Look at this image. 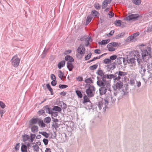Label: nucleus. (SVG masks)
I'll use <instances>...</instances> for the list:
<instances>
[{
	"mask_svg": "<svg viewBox=\"0 0 152 152\" xmlns=\"http://www.w3.org/2000/svg\"><path fill=\"white\" fill-rule=\"evenodd\" d=\"M151 49L150 48H148V52L146 49H143L141 50L142 51V59L143 62H145L147 60L146 58L148 55L150 57L151 56Z\"/></svg>",
	"mask_w": 152,
	"mask_h": 152,
	"instance_id": "f257e3e1",
	"label": "nucleus"
},
{
	"mask_svg": "<svg viewBox=\"0 0 152 152\" xmlns=\"http://www.w3.org/2000/svg\"><path fill=\"white\" fill-rule=\"evenodd\" d=\"M132 56L135 58L136 57V58L138 65L139 66L141 65V64L143 63V61L142 58H140V55L139 51L137 50L132 51Z\"/></svg>",
	"mask_w": 152,
	"mask_h": 152,
	"instance_id": "f03ea898",
	"label": "nucleus"
},
{
	"mask_svg": "<svg viewBox=\"0 0 152 152\" xmlns=\"http://www.w3.org/2000/svg\"><path fill=\"white\" fill-rule=\"evenodd\" d=\"M110 82L107 80H97L96 82L97 85L99 87L106 86L107 88H109Z\"/></svg>",
	"mask_w": 152,
	"mask_h": 152,
	"instance_id": "7ed1b4c3",
	"label": "nucleus"
},
{
	"mask_svg": "<svg viewBox=\"0 0 152 152\" xmlns=\"http://www.w3.org/2000/svg\"><path fill=\"white\" fill-rule=\"evenodd\" d=\"M95 91V88L94 86L89 85L88 88L86 90V93L88 96L89 97H93L94 94L93 92Z\"/></svg>",
	"mask_w": 152,
	"mask_h": 152,
	"instance_id": "20e7f679",
	"label": "nucleus"
},
{
	"mask_svg": "<svg viewBox=\"0 0 152 152\" xmlns=\"http://www.w3.org/2000/svg\"><path fill=\"white\" fill-rule=\"evenodd\" d=\"M20 59L18 57L17 55L13 56L10 61L12 65L15 67H17L19 65Z\"/></svg>",
	"mask_w": 152,
	"mask_h": 152,
	"instance_id": "39448f33",
	"label": "nucleus"
},
{
	"mask_svg": "<svg viewBox=\"0 0 152 152\" xmlns=\"http://www.w3.org/2000/svg\"><path fill=\"white\" fill-rule=\"evenodd\" d=\"M140 34L138 32L135 33L128 37L126 39V42H130L136 41L137 39L136 37Z\"/></svg>",
	"mask_w": 152,
	"mask_h": 152,
	"instance_id": "423d86ee",
	"label": "nucleus"
},
{
	"mask_svg": "<svg viewBox=\"0 0 152 152\" xmlns=\"http://www.w3.org/2000/svg\"><path fill=\"white\" fill-rule=\"evenodd\" d=\"M140 17V16L138 14H132L127 16L125 19L127 20L134 21L137 20Z\"/></svg>",
	"mask_w": 152,
	"mask_h": 152,
	"instance_id": "0eeeda50",
	"label": "nucleus"
},
{
	"mask_svg": "<svg viewBox=\"0 0 152 152\" xmlns=\"http://www.w3.org/2000/svg\"><path fill=\"white\" fill-rule=\"evenodd\" d=\"M109 88H107V87L106 86L100 87L99 89L100 94L102 95L105 94L107 90L108 91H110V87Z\"/></svg>",
	"mask_w": 152,
	"mask_h": 152,
	"instance_id": "6e6552de",
	"label": "nucleus"
},
{
	"mask_svg": "<svg viewBox=\"0 0 152 152\" xmlns=\"http://www.w3.org/2000/svg\"><path fill=\"white\" fill-rule=\"evenodd\" d=\"M85 50L84 45L80 44L79 47L78 48L77 51L78 53L82 55L85 53Z\"/></svg>",
	"mask_w": 152,
	"mask_h": 152,
	"instance_id": "1a4fd4ad",
	"label": "nucleus"
},
{
	"mask_svg": "<svg viewBox=\"0 0 152 152\" xmlns=\"http://www.w3.org/2000/svg\"><path fill=\"white\" fill-rule=\"evenodd\" d=\"M135 60V58L133 56H132L131 58H130L129 59L127 58V59L126 60V61L128 64H131L132 65H134V66L136 65Z\"/></svg>",
	"mask_w": 152,
	"mask_h": 152,
	"instance_id": "9d476101",
	"label": "nucleus"
},
{
	"mask_svg": "<svg viewBox=\"0 0 152 152\" xmlns=\"http://www.w3.org/2000/svg\"><path fill=\"white\" fill-rule=\"evenodd\" d=\"M123 86V83L120 81L117 82L115 86L113 87V88L114 90H116L117 89L119 90L122 88Z\"/></svg>",
	"mask_w": 152,
	"mask_h": 152,
	"instance_id": "9b49d317",
	"label": "nucleus"
},
{
	"mask_svg": "<svg viewBox=\"0 0 152 152\" xmlns=\"http://www.w3.org/2000/svg\"><path fill=\"white\" fill-rule=\"evenodd\" d=\"M65 60L69 62H72L74 61L73 57L70 55H66L65 57Z\"/></svg>",
	"mask_w": 152,
	"mask_h": 152,
	"instance_id": "f8f14e48",
	"label": "nucleus"
},
{
	"mask_svg": "<svg viewBox=\"0 0 152 152\" xmlns=\"http://www.w3.org/2000/svg\"><path fill=\"white\" fill-rule=\"evenodd\" d=\"M122 57H119L117 58L116 60L113 63L116 65H120L122 64Z\"/></svg>",
	"mask_w": 152,
	"mask_h": 152,
	"instance_id": "ddd939ff",
	"label": "nucleus"
},
{
	"mask_svg": "<svg viewBox=\"0 0 152 152\" xmlns=\"http://www.w3.org/2000/svg\"><path fill=\"white\" fill-rule=\"evenodd\" d=\"M93 17V16L92 14H90L87 17L86 23V25H87L89 24L92 19Z\"/></svg>",
	"mask_w": 152,
	"mask_h": 152,
	"instance_id": "4468645a",
	"label": "nucleus"
},
{
	"mask_svg": "<svg viewBox=\"0 0 152 152\" xmlns=\"http://www.w3.org/2000/svg\"><path fill=\"white\" fill-rule=\"evenodd\" d=\"M66 64L67 67L68 69L70 71H72L74 67V66L72 64V62H67Z\"/></svg>",
	"mask_w": 152,
	"mask_h": 152,
	"instance_id": "2eb2a0df",
	"label": "nucleus"
},
{
	"mask_svg": "<svg viewBox=\"0 0 152 152\" xmlns=\"http://www.w3.org/2000/svg\"><path fill=\"white\" fill-rule=\"evenodd\" d=\"M115 65L113 63L107 65V70L108 72H110V70L114 69L115 68Z\"/></svg>",
	"mask_w": 152,
	"mask_h": 152,
	"instance_id": "dca6fc26",
	"label": "nucleus"
},
{
	"mask_svg": "<svg viewBox=\"0 0 152 152\" xmlns=\"http://www.w3.org/2000/svg\"><path fill=\"white\" fill-rule=\"evenodd\" d=\"M143 64H141V65H140L141 66V70L140 71V72L142 74H143V73H144L146 71V65H143Z\"/></svg>",
	"mask_w": 152,
	"mask_h": 152,
	"instance_id": "f3484780",
	"label": "nucleus"
},
{
	"mask_svg": "<svg viewBox=\"0 0 152 152\" xmlns=\"http://www.w3.org/2000/svg\"><path fill=\"white\" fill-rule=\"evenodd\" d=\"M66 61L64 60H63L59 62L58 64V66L59 69H61L65 65Z\"/></svg>",
	"mask_w": 152,
	"mask_h": 152,
	"instance_id": "a211bd4d",
	"label": "nucleus"
},
{
	"mask_svg": "<svg viewBox=\"0 0 152 152\" xmlns=\"http://www.w3.org/2000/svg\"><path fill=\"white\" fill-rule=\"evenodd\" d=\"M48 49H46L45 48L42 54L41 55V58H44L46 56L47 53L48 52Z\"/></svg>",
	"mask_w": 152,
	"mask_h": 152,
	"instance_id": "6ab92c4d",
	"label": "nucleus"
},
{
	"mask_svg": "<svg viewBox=\"0 0 152 152\" xmlns=\"http://www.w3.org/2000/svg\"><path fill=\"white\" fill-rule=\"evenodd\" d=\"M0 114L1 115V117H2L3 114L5 112V111L2 109H3L5 107V105H0Z\"/></svg>",
	"mask_w": 152,
	"mask_h": 152,
	"instance_id": "aec40b11",
	"label": "nucleus"
},
{
	"mask_svg": "<svg viewBox=\"0 0 152 152\" xmlns=\"http://www.w3.org/2000/svg\"><path fill=\"white\" fill-rule=\"evenodd\" d=\"M108 102L107 100L105 99H102V100L99 102L98 104H108Z\"/></svg>",
	"mask_w": 152,
	"mask_h": 152,
	"instance_id": "412c9836",
	"label": "nucleus"
},
{
	"mask_svg": "<svg viewBox=\"0 0 152 152\" xmlns=\"http://www.w3.org/2000/svg\"><path fill=\"white\" fill-rule=\"evenodd\" d=\"M116 74H117V75L121 77L122 76H124L126 75L127 74L126 72H122L120 71H118L116 72Z\"/></svg>",
	"mask_w": 152,
	"mask_h": 152,
	"instance_id": "4be33fe9",
	"label": "nucleus"
},
{
	"mask_svg": "<svg viewBox=\"0 0 152 152\" xmlns=\"http://www.w3.org/2000/svg\"><path fill=\"white\" fill-rule=\"evenodd\" d=\"M121 77H119L117 74H116V72L113 74V80H114L118 81L121 79Z\"/></svg>",
	"mask_w": 152,
	"mask_h": 152,
	"instance_id": "5701e85b",
	"label": "nucleus"
},
{
	"mask_svg": "<svg viewBox=\"0 0 152 152\" xmlns=\"http://www.w3.org/2000/svg\"><path fill=\"white\" fill-rule=\"evenodd\" d=\"M31 129L32 132L35 133L38 131V127L37 126H34L31 127Z\"/></svg>",
	"mask_w": 152,
	"mask_h": 152,
	"instance_id": "b1692460",
	"label": "nucleus"
},
{
	"mask_svg": "<svg viewBox=\"0 0 152 152\" xmlns=\"http://www.w3.org/2000/svg\"><path fill=\"white\" fill-rule=\"evenodd\" d=\"M46 87L48 90L50 92L51 95H53L54 94L53 93V89L51 88V86L48 83L46 84Z\"/></svg>",
	"mask_w": 152,
	"mask_h": 152,
	"instance_id": "393cba45",
	"label": "nucleus"
},
{
	"mask_svg": "<svg viewBox=\"0 0 152 152\" xmlns=\"http://www.w3.org/2000/svg\"><path fill=\"white\" fill-rule=\"evenodd\" d=\"M125 35V33L122 32L118 35H116L115 37V38L116 39L120 38L123 37Z\"/></svg>",
	"mask_w": 152,
	"mask_h": 152,
	"instance_id": "a878e982",
	"label": "nucleus"
},
{
	"mask_svg": "<svg viewBox=\"0 0 152 152\" xmlns=\"http://www.w3.org/2000/svg\"><path fill=\"white\" fill-rule=\"evenodd\" d=\"M39 148L37 144H35L33 146V150L34 151L38 152Z\"/></svg>",
	"mask_w": 152,
	"mask_h": 152,
	"instance_id": "bb28decb",
	"label": "nucleus"
},
{
	"mask_svg": "<svg viewBox=\"0 0 152 152\" xmlns=\"http://www.w3.org/2000/svg\"><path fill=\"white\" fill-rule=\"evenodd\" d=\"M83 103H85L87 102H90V100L89 99L88 97L86 95L84 96L83 97Z\"/></svg>",
	"mask_w": 152,
	"mask_h": 152,
	"instance_id": "cd10ccee",
	"label": "nucleus"
},
{
	"mask_svg": "<svg viewBox=\"0 0 152 152\" xmlns=\"http://www.w3.org/2000/svg\"><path fill=\"white\" fill-rule=\"evenodd\" d=\"M121 21L120 20H118L115 21L114 22L115 25L117 26H120L121 25Z\"/></svg>",
	"mask_w": 152,
	"mask_h": 152,
	"instance_id": "c85d7f7f",
	"label": "nucleus"
},
{
	"mask_svg": "<svg viewBox=\"0 0 152 152\" xmlns=\"http://www.w3.org/2000/svg\"><path fill=\"white\" fill-rule=\"evenodd\" d=\"M132 2L135 4L139 5L141 4V0H132Z\"/></svg>",
	"mask_w": 152,
	"mask_h": 152,
	"instance_id": "c756f323",
	"label": "nucleus"
},
{
	"mask_svg": "<svg viewBox=\"0 0 152 152\" xmlns=\"http://www.w3.org/2000/svg\"><path fill=\"white\" fill-rule=\"evenodd\" d=\"M21 150L22 152H27V146L25 145H22L21 148Z\"/></svg>",
	"mask_w": 152,
	"mask_h": 152,
	"instance_id": "7c9ffc66",
	"label": "nucleus"
},
{
	"mask_svg": "<svg viewBox=\"0 0 152 152\" xmlns=\"http://www.w3.org/2000/svg\"><path fill=\"white\" fill-rule=\"evenodd\" d=\"M98 65L97 64H95L94 65L90 66L89 69L91 70H94L96 69L98 67Z\"/></svg>",
	"mask_w": 152,
	"mask_h": 152,
	"instance_id": "2f4dec72",
	"label": "nucleus"
},
{
	"mask_svg": "<svg viewBox=\"0 0 152 152\" xmlns=\"http://www.w3.org/2000/svg\"><path fill=\"white\" fill-rule=\"evenodd\" d=\"M59 72L58 76L59 78L62 80V78L64 77V74L60 70H59Z\"/></svg>",
	"mask_w": 152,
	"mask_h": 152,
	"instance_id": "473e14b6",
	"label": "nucleus"
},
{
	"mask_svg": "<svg viewBox=\"0 0 152 152\" xmlns=\"http://www.w3.org/2000/svg\"><path fill=\"white\" fill-rule=\"evenodd\" d=\"M76 93L78 97L80 98H82L83 95L81 91L79 90H76Z\"/></svg>",
	"mask_w": 152,
	"mask_h": 152,
	"instance_id": "72a5a7b5",
	"label": "nucleus"
},
{
	"mask_svg": "<svg viewBox=\"0 0 152 152\" xmlns=\"http://www.w3.org/2000/svg\"><path fill=\"white\" fill-rule=\"evenodd\" d=\"M39 133L42 134V135L45 137L46 138H48L49 137V134L45 132H39Z\"/></svg>",
	"mask_w": 152,
	"mask_h": 152,
	"instance_id": "f704fd0d",
	"label": "nucleus"
},
{
	"mask_svg": "<svg viewBox=\"0 0 152 152\" xmlns=\"http://www.w3.org/2000/svg\"><path fill=\"white\" fill-rule=\"evenodd\" d=\"M37 120L36 118H33L30 121V125L35 124L37 123Z\"/></svg>",
	"mask_w": 152,
	"mask_h": 152,
	"instance_id": "c9c22d12",
	"label": "nucleus"
},
{
	"mask_svg": "<svg viewBox=\"0 0 152 152\" xmlns=\"http://www.w3.org/2000/svg\"><path fill=\"white\" fill-rule=\"evenodd\" d=\"M51 121V118L50 117H48L45 118L44 119V121L47 124L49 123Z\"/></svg>",
	"mask_w": 152,
	"mask_h": 152,
	"instance_id": "e433bc0d",
	"label": "nucleus"
},
{
	"mask_svg": "<svg viewBox=\"0 0 152 152\" xmlns=\"http://www.w3.org/2000/svg\"><path fill=\"white\" fill-rule=\"evenodd\" d=\"M85 82L87 83H89L91 84L93 83V81L92 79H91V77H89L85 80Z\"/></svg>",
	"mask_w": 152,
	"mask_h": 152,
	"instance_id": "4c0bfd02",
	"label": "nucleus"
},
{
	"mask_svg": "<svg viewBox=\"0 0 152 152\" xmlns=\"http://www.w3.org/2000/svg\"><path fill=\"white\" fill-rule=\"evenodd\" d=\"M36 137V135L34 134H31L30 135V141L31 142H32L33 141L34 139Z\"/></svg>",
	"mask_w": 152,
	"mask_h": 152,
	"instance_id": "58836bf2",
	"label": "nucleus"
},
{
	"mask_svg": "<svg viewBox=\"0 0 152 152\" xmlns=\"http://www.w3.org/2000/svg\"><path fill=\"white\" fill-rule=\"evenodd\" d=\"M96 74L101 77L104 75L103 71L102 70H98L96 72Z\"/></svg>",
	"mask_w": 152,
	"mask_h": 152,
	"instance_id": "ea45409f",
	"label": "nucleus"
},
{
	"mask_svg": "<svg viewBox=\"0 0 152 152\" xmlns=\"http://www.w3.org/2000/svg\"><path fill=\"white\" fill-rule=\"evenodd\" d=\"M107 2H105L104 1H103L102 5V9H103L106 8L107 6Z\"/></svg>",
	"mask_w": 152,
	"mask_h": 152,
	"instance_id": "a19ab883",
	"label": "nucleus"
},
{
	"mask_svg": "<svg viewBox=\"0 0 152 152\" xmlns=\"http://www.w3.org/2000/svg\"><path fill=\"white\" fill-rule=\"evenodd\" d=\"M23 140L24 141H26L29 139V136L28 135H24L23 136Z\"/></svg>",
	"mask_w": 152,
	"mask_h": 152,
	"instance_id": "79ce46f5",
	"label": "nucleus"
},
{
	"mask_svg": "<svg viewBox=\"0 0 152 152\" xmlns=\"http://www.w3.org/2000/svg\"><path fill=\"white\" fill-rule=\"evenodd\" d=\"M92 56V53H90L88 55L86 56L85 58V59L86 60H88L90 59Z\"/></svg>",
	"mask_w": 152,
	"mask_h": 152,
	"instance_id": "37998d69",
	"label": "nucleus"
},
{
	"mask_svg": "<svg viewBox=\"0 0 152 152\" xmlns=\"http://www.w3.org/2000/svg\"><path fill=\"white\" fill-rule=\"evenodd\" d=\"M53 110L58 112H60L61 111V109L60 107L57 106H54L53 108Z\"/></svg>",
	"mask_w": 152,
	"mask_h": 152,
	"instance_id": "c03bdc74",
	"label": "nucleus"
},
{
	"mask_svg": "<svg viewBox=\"0 0 152 152\" xmlns=\"http://www.w3.org/2000/svg\"><path fill=\"white\" fill-rule=\"evenodd\" d=\"M52 127L56 129L59 127V124L57 123H53Z\"/></svg>",
	"mask_w": 152,
	"mask_h": 152,
	"instance_id": "a18cd8bd",
	"label": "nucleus"
},
{
	"mask_svg": "<svg viewBox=\"0 0 152 152\" xmlns=\"http://www.w3.org/2000/svg\"><path fill=\"white\" fill-rule=\"evenodd\" d=\"M59 87L60 89L65 88L68 87V86L64 84H60L59 85Z\"/></svg>",
	"mask_w": 152,
	"mask_h": 152,
	"instance_id": "49530a36",
	"label": "nucleus"
},
{
	"mask_svg": "<svg viewBox=\"0 0 152 152\" xmlns=\"http://www.w3.org/2000/svg\"><path fill=\"white\" fill-rule=\"evenodd\" d=\"M39 125L42 127H45V124L43 123L42 121H40L38 122Z\"/></svg>",
	"mask_w": 152,
	"mask_h": 152,
	"instance_id": "de8ad7c7",
	"label": "nucleus"
},
{
	"mask_svg": "<svg viewBox=\"0 0 152 152\" xmlns=\"http://www.w3.org/2000/svg\"><path fill=\"white\" fill-rule=\"evenodd\" d=\"M92 15L93 14L94 16L96 17H97V14H99V12L97 11L94 10L92 11Z\"/></svg>",
	"mask_w": 152,
	"mask_h": 152,
	"instance_id": "09e8293b",
	"label": "nucleus"
},
{
	"mask_svg": "<svg viewBox=\"0 0 152 152\" xmlns=\"http://www.w3.org/2000/svg\"><path fill=\"white\" fill-rule=\"evenodd\" d=\"M117 56L115 55H113L110 56V61L111 60H113L117 59Z\"/></svg>",
	"mask_w": 152,
	"mask_h": 152,
	"instance_id": "8fccbe9b",
	"label": "nucleus"
},
{
	"mask_svg": "<svg viewBox=\"0 0 152 152\" xmlns=\"http://www.w3.org/2000/svg\"><path fill=\"white\" fill-rule=\"evenodd\" d=\"M144 63H145V64H143L144 65H146V66H147V68H146V69H150L151 66H150V64L149 63L147 62L146 61V62Z\"/></svg>",
	"mask_w": 152,
	"mask_h": 152,
	"instance_id": "3c124183",
	"label": "nucleus"
},
{
	"mask_svg": "<svg viewBox=\"0 0 152 152\" xmlns=\"http://www.w3.org/2000/svg\"><path fill=\"white\" fill-rule=\"evenodd\" d=\"M94 7L96 10H99L100 8V6L99 4L97 3L95 4L94 5Z\"/></svg>",
	"mask_w": 152,
	"mask_h": 152,
	"instance_id": "603ef678",
	"label": "nucleus"
},
{
	"mask_svg": "<svg viewBox=\"0 0 152 152\" xmlns=\"http://www.w3.org/2000/svg\"><path fill=\"white\" fill-rule=\"evenodd\" d=\"M51 84L52 86H55L57 84V82L56 80V78H55L54 80H53L51 82Z\"/></svg>",
	"mask_w": 152,
	"mask_h": 152,
	"instance_id": "864d4df0",
	"label": "nucleus"
},
{
	"mask_svg": "<svg viewBox=\"0 0 152 152\" xmlns=\"http://www.w3.org/2000/svg\"><path fill=\"white\" fill-rule=\"evenodd\" d=\"M108 15H109V18H111L114 16V14L113 12L109 11Z\"/></svg>",
	"mask_w": 152,
	"mask_h": 152,
	"instance_id": "5fc2aeb1",
	"label": "nucleus"
},
{
	"mask_svg": "<svg viewBox=\"0 0 152 152\" xmlns=\"http://www.w3.org/2000/svg\"><path fill=\"white\" fill-rule=\"evenodd\" d=\"M99 59L98 56L96 57H94L93 58V59H92L91 60L88 61H87V63H89L92 61H94L95 60H96V59Z\"/></svg>",
	"mask_w": 152,
	"mask_h": 152,
	"instance_id": "6e6d98bb",
	"label": "nucleus"
},
{
	"mask_svg": "<svg viewBox=\"0 0 152 152\" xmlns=\"http://www.w3.org/2000/svg\"><path fill=\"white\" fill-rule=\"evenodd\" d=\"M110 61V60L109 58H106L104 60V63L105 64H107L109 63Z\"/></svg>",
	"mask_w": 152,
	"mask_h": 152,
	"instance_id": "4d7b16f0",
	"label": "nucleus"
},
{
	"mask_svg": "<svg viewBox=\"0 0 152 152\" xmlns=\"http://www.w3.org/2000/svg\"><path fill=\"white\" fill-rule=\"evenodd\" d=\"M42 141L45 145H47L48 144V141L47 139L44 138L43 140Z\"/></svg>",
	"mask_w": 152,
	"mask_h": 152,
	"instance_id": "13d9d810",
	"label": "nucleus"
},
{
	"mask_svg": "<svg viewBox=\"0 0 152 152\" xmlns=\"http://www.w3.org/2000/svg\"><path fill=\"white\" fill-rule=\"evenodd\" d=\"M111 43L113 47H116L119 45L118 44V43L117 42H111Z\"/></svg>",
	"mask_w": 152,
	"mask_h": 152,
	"instance_id": "bf43d9fd",
	"label": "nucleus"
},
{
	"mask_svg": "<svg viewBox=\"0 0 152 152\" xmlns=\"http://www.w3.org/2000/svg\"><path fill=\"white\" fill-rule=\"evenodd\" d=\"M95 53L99 54L101 53V50L99 49H96L94 50V51Z\"/></svg>",
	"mask_w": 152,
	"mask_h": 152,
	"instance_id": "052dcab7",
	"label": "nucleus"
},
{
	"mask_svg": "<svg viewBox=\"0 0 152 152\" xmlns=\"http://www.w3.org/2000/svg\"><path fill=\"white\" fill-rule=\"evenodd\" d=\"M51 79L53 80H54L55 78H56V77L55 75L53 74H51L50 75Z\"/></svg>",
	"mask_w": 152,
	"mask_h": 152,
	"instance_id": "680f3d73",
	"label": "nucleus"
},
{
	"mask_svg": "<svg viewBox=\"0 0 152 152\" xmlns=\"http://www.w3.org/2000/svg\"><path fill=\"white\" fill-rule=\"evenodd\" d=\"M20 143H18V144H17L15 147V149L16 150H18L19 149V148L20 147Z\"/></svg>",
	"mask_w": 152,
	"mask_h": 152,
	"instance_id": "e2e57ef3",
	"label": "nucleus"
},
{
	"mask_svg": "<svg viewBox=\"0 0 152 152\" xmlns=\"http://www.w3.org/2000/svg\"><path fill=\"white\" fill-rule=\"evenodd\" d=\"M105 40H102L101 41V42H99V44H100L101 43L102 45H104L107 44L106 42V41H105Z\"/></svg>",
	"mask_w": 152,
	"mask_h": 152,
	"instance_id": "0e129e2a",
	"label": "nucleus"
},
{
	"mask_svg": "<svg viewBox=\"0 0 152 152\" xmlns=\"http://www.w3.org/2000/svg\"><path fill=\"white\" fill-rule=\"evenodd\" d=\"M147 31L148 32L152 31V25L151 26V27L148 28Z\"/></svg>",
	"mask_w": 152,
	"mask_h": 152,
	"instance_id": "69168bd1",
	"label": "nucleus"
},
{
	"mask_svg": "<svg viewBox=\"0 0 152 152\" xmlns=\"http://www.w3.org/2000/svg\"><path fill=\"white\" fill-rule=\"evenodd\" d=\"M108 50L109 51L112 52L114 51L115 50V49L114 48L112 47L111 48H110L108 49Z\"/></svg>",
	"mask_w": 152,
	"mask_h": 152,
	"instance_id": "338daca9",
	"label": "nucleus"
},
{
	"mask_svg": "<svg viewBox=\"0 0 152 152\" xmlns=\"http://www.w3.org/2000/svg\"><path fill=\"white\" fill-rule=\"evenodd\" d=\"M45 152H51V149L49 148H46L45 150Z\"/></svg>",
	"mask_w": 152,
	"mask_h": 152,
	"instance_id": "774afa93",
	"label": "nucleus"
}]
</instances>
